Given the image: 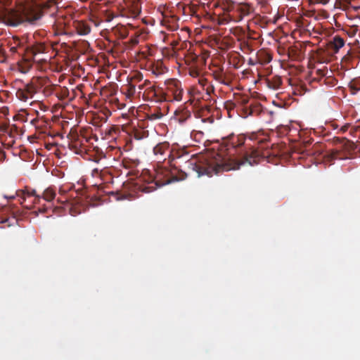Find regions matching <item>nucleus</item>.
Segmentation results:
<instances>
[{
    "label": "nucleus",
    "instance_id": "nucleus-1",
    "mask_svg": "<svg viewBox=\"0 0 360 360\" xmlns=\"http://www.w3.org/2000/svg\"><path fill=\"white\" fill-rule=\"evenodd\" d=\"M249 141H257V146L247 143L243 134H231L221 139L218 151L209 152L198 158H192L185 162V168L202 175L212 176L222 172L235 170L241 165H254L268 155L262 145L264 139H259L257 134L249 136Z\"/></svg>",
    "mask_w": 360,
    "mask_h": 360
},
{
    "label": "nucleus",
    "instance_id": "nucleus-2",
    "mask_svg": "<svg viewBox=\"0 0 360 360\" xmlns=\"http://www.w3.org/2000/svg\"><path fill=\"white\" fill-rule=\"evenodd\" d=\"M42 15L41 10L34 5H20L13 9L0 11V22L11 27L25 23L34 25L41 19Z\"/></svg>",
    "mask_w": 360,
    "mask_h": 360
},
{
    "label": "nucleus",
    "instance_id": "nucleus-3",
    "mask_svg": "<svg viewBox=\"0 0 360 360\" xmlns=\"http://www.w3.org/2000/svg\"><path fill=\"white\" fill-rule=\"evenodd\" d=\"M165 90L161 88L160 101L171 102L182 100L184 90L180 81L176 79H169L165 81Z\"/></svg>",
    "mask_w": 360,
    "mask_h": 360
},
{
    "label": "nucleus",
    "instance_id": "nucleus-4",
    "mask_svg": "<svg viewBox=\"0 0 360 360\" xmlns=\"http://www.w3.org/2000/svg\"><path fill=\"white\" fill-rule=\"evenodd\" d=\"M153 153L155 156H157V159L159 162L165 161L166 158H169V160L175 161L176 159H180L183 157L188 158V154L185 153L184 155H181L179 152H172L169 149V144L167 143H160L155 146L153 148Z\"/></svg>",
    "mask_w": 360,
    "mask_h": 360
},
{
    "label": "nucleus",
    "instance_id": "nucleus-5",
    "mask_svg": "<svg viewBox=\"0 0 360 360\" xmlns=\"http://www.w3.org/2000/svg\"><path fill=\"white\" fill-rule=\"evenodd\" d=\"M68 139L70 141L68 144L69 148L72 152L81 156L87 154L89 151L87 139L84 137H80L76 132H70L68 135Z\"/></svg>",
    "mask_w": 360,
    "mask_h": 360
},
{
    "label": "nucleus",
    "instance_id": "nucleus-6",
    "mask_svg": "<svg viewBox=\"0 0 360 360\" xmlns=\"http://www.w3.org/2000/svg\"><path fill=\"white\" fill-rule=\"evenodd\" d=\"M39 85L32 81L24 86L23 88L19 89L16 91V96L18 99L23 102H27L30 99L33 98L34 96L39 91Z\"/></svg>",
    "mask_w": 360,
    "mask_h": 360
},
{
    "label": "nucleus",
    "instance_id": "nucleus-7",
    "mask_svg": "<svg viewBox=\"0 0 360 360\" xmlns=\"http://www.w3.org/2000/svg\"><path fill=\"white\" fill-rule=\"evenodd\" d=\"M174 161H170V160H169V163L173 167L171 169V171L168 172V174H166V176H168V174H169L171 176L166 179L165 182L162 183V184H169L174 181L184 180L187 177L188 173L186 171L182 170L181 169H179L178 167L176 161L172 163Z\"/></svg>",
    "mask_w": 360,
    "mask_h": 360
},
{
    "label": "nucleus",
    "instance_id": "nucleus-8",
    "mask_svg": "<svg viewBox=\"0 0 360 360\" xmlns=\"http://www.w3.org/2000/svg\"><path fill=\"white\" fill-rule=\"evenodd\" d=\"M49 46L44 42H36L32 47L29 48L27 55L34 58L37 55L48 51Z\"/></svg>",
    "mask_w": 360,
    "mask_h": 360
},
{
    "label": "nucleus",
    "instance_id": "nucleus-9",
    "mask_svg": "<svg viewBox=\"0 0 360 360\" xmlns=\"http://www.w3.org/2000/svg\"><path fill=\"white\" fill-rule=\"evenodd\" d=\"M212 76L217 82L221 84L226 86H229L231 84V80L224 72L223 68H219L214 70L212 72Z\"/></svg>",
    "mask_w": 360,
    "mask_h": 360
},
{
    "label": "nucleus",
    "instance_id": "nucleus-10",
    "mask_svg": "<svg viewBox=\"0 0 360 360\" xmlns=\"http://www.w3.org/2000/svg\"><path fill=\"white\" fill-rule=\"evenodd\" d=\"M30 55L22 56V59L18 62L19 70L22 73H27L32 66V60Z\"/></svg>",
    "mask_w": 360,
    "mask_h": 360
},
{
    "label": "nucleus",
    "instance_id": "nucleus-11",
    "mask_svg": "<svg viewBox=\"0 0 360 360\" xmlns=\"http://www.w3.org/2000/svg\"><path fill=\"white\" fill-rule=\"evenodd\" d=\"M31 196L34 197V200L33 201L34 203H40L41 195L37 193L36 190L30 188H26L25 191H22V195L20 197V203L23 204L25 202L26 198Z\"/></svg>",
    "mask_w": 360,
    "mask_h": 360
},
{
    "label": "nucleus",
    "instance_id": "nucleus-12",
    "mask_svg": "<svg viewBox=\"0 0 360 360\" xmlns=\"http://www.w3.org/2000/svg\"><path fill=\"white\" fill-rule=\"evenodd\" d=\"M150 70L151 71L152 74L155 75V76H159L165 73L167 71V68L163 64L162 61L157 60L153 62L150 65Z\"/></svg>",
    "mask_w": 360,
    "mask_h": 360
},
{
    "label": "nucleus",
    "instance_id": "nucleus-13",
    "mask_svg": "<svg viewBox=\"0 0 360 360\" xmlns=\"http://www.w3.org/2000/svg\"><path fill=\"white\" fill-rule=\"evenodd\" d=\"M256 60L257 63L261 65H266L271 61L272 56L267 51L261 49L257 53Z\"/></svg>",
    "mask_w": 360,
    "mask_h": 360
},
{
    "label": "nucleus",
    "instance_id": "nucleus-14",
    "mask_svg": "<svg viewBox=\"0 0 360 360\" xmlns=\"http://www.w3.org/2000/svg\"><path fill=\"white\" fill-rule=\"evenodd\" d=\"M73 26L77 32L80 35H86L90 33L91 27L89 25L83 21H75Z\"/></svg>",
    "mask_w": 360,
    "mask_h": 360
},
{
    "label": "nucleus",
    "instance_id": "nucleus-15",
    "mask_svg": "<svg viewBox=\"0 0 360 360\" xmlns=\"http://www.w3.org/2000/svg\"><path fill=\"white\" fill-rule=\"evenodd\" d=\"M345 45V40L340 36H335L329 42L328 46L334 53H338L339 50Z\"/></svg>",
    "mask_w": 360,
    "mask_h": 360
},
{
    "label": "nucleus",
    "instance_id": "nucleus-16",
    "mask_svg": "<svg viewBox=\"0 0 360 360\" xmlns=\"http://www.w3.org/2000/svg\"><path fill=\"white\" fill-rule=\"evenodd\" d=\"M191 117V113L186 109H178L175 112V118L180 123L183 124Z\"/></svg>",
    "mask_w": 360,
    "mask_h": 360
},
{
    "label": "nucleus",
    "instance_id": "nucleus-17",
    "mask_svg": "<svg viewBox=\"0 0 360 360\" xmlns=\"http://www.w3.org/2000/svg\"><path fill=\"white\" fill-rule=\"evenodd\" d=\"M237 11L240 13V19H242L244 16H247L253 12L254 8L253 6L247 3H241L238 4L237 7Z\"/></svg>",
    "mask_w": 360,
    "mask_h": 360
},
{
    "label": "nucleus",
    "instance_id": "nucleus-18",
    "mask_svg": "<svg viewBox=\"0 0 360 360\" xmlns=\"http://www.w3.org/2000/svg\"><path fill=\"white\" fill-rule=\"evenodd\" d=\"M146 94L147 97L150 98H155L157 101H160V94H161V89H156L154 85H150L145 90L143 95Z\"/></svg>",
    "mask_w": 360,
    "mask_h": 360
},
{
    "label": "nucleus",
    "instance_id": "nucleus-19",
    "mask_svg": "<svg viewBox=\"0 0 360 360\" xmlns=\"http://www.w3.org/2000/svg\"><path fill=\"white\" fill-rule=\"evenodd\" d=\"M40 195L41 199H44V200L50 202L55 198L56 195V190L53 187L49 186L46 188Z\"/></svg>",
    "mask_w": 360,
    "mask_h": 360
},
{
    "label": "nucleus",
    "instance_id": "nucleus-20",
    "mask_svg": "<svg viewBox=\"0 0 360 360\" xmlns=\"http://www.w3.org/2000/svg\"><path fill=\"white\" fill-rule=\"evenodd\" d=\"M11 44L18 49L20 51V53H22L23 55L27 54V51L29 50V47H27L24 44V41L19 39L18 37H14L13 39V41Z\"/></svg>",
    "mask_w": 360,
    "mask_h": 360
},
{
    "label": "nucleus",
    "instance_id": "nucleus-21",
    "mask_svg": "<svg viewBox=\"0 0 360 360\" xmlns=\"http://www.w3.org/2000/svg\"><path fill=\"white\" fill-rule=\"evenodd\" d=\"M282 84L281 78L279 77H275L271 80H268L267 85L270 89H278Z\"/></svg>",
    "mask_w": 360,
    "mask_h": 360
},
{
    "label": "nucleus",
    "instance_id": "nucleus-22",
    "mask_svg": "<svg viewBox=\"0 0 360 360\" xmlns=\"http://www.w3.org/2000/svg\"><path fill=\"white\" fill-rule=\"evenodd\" d=\"M136 94V86L134 84H129L127 87V96L131 97L134 96Z\"/></svg>",
    "mask_w": 360,
    "mask_h": 360
},
{
    "label": "nucleus",
    "instance_id": "nucleus-23",
    "mask_svg": "<svg viewBox=\"0 0 360 360\" xmlns=\"http://www.w3.org/2000/svg\"><path fill=\"white\" fill-rule=\"evenodd\" d=\"M203 90L205 91L206 95L210 97L212 94L214 92V86L210 82Z\"/></svg>",
    "mask_w": 360,
    "mask_h": 360
},
{
    "label": "nucleus",
    "instance_id": "nucleus-24",
    "mask_svg": "<svg viewBox=\"0 0 360 360\" xmlns=\"http://www.w3.org/2000/svg\"><path fill=\"white\" fill-rule=\"evenodd\" d=\"M210 82H208V80L203 77H201L198 79V84L202 87V89L205 88V86L209 84Z\"/></svg>",
    "mask_w": 360,
    "mask_h": 360
},
{
    "label": "nucleus",
    "instance_id": "nucleus-25",
    "mask_svg": "<svg viewBox=\"0 0 360 360\" xmlns=\"http://www.w3.org/2000/svg\"><path fill=\"white\" fill-rule=\"evenodd\" d=\"M10 51L12 53H17L21 56H23V54L22 53H20V51L19 49H18L17 48H15L11 43Z\"/></svg>",
    "mask_w": 360,
    "mask_h": 360
},
{
    "label": "nucleus",
    "instance_id": "nucleus-26",
    "mask_svg": "<svg viewBox=\"0 0 360 360\" xmlns=\"http://www.w3.org/2000/svg\"><path fill=\"white\" fill-rule=\"evenodd\" d=\"M328 73V69L327 68H324V69H319L316 70V74L317 75L320 76V77H324L327 75Z\"/></svg>",
    "mask_w": 360,
    "mask_h": 360
},
{
    "label": "nucleus",
    "instance_id": "nucleus-27",
    "mask_svg": "<svg viewBox=\"0 0 360 360\" xmlns=\"http://www.w3.org/2000/svg\"><path fill=\"white\" fill-rule=\"evenodd\" d=\"M155 188L153 186H146L142 188V191L144 193H150L153 191Z\"/></svg>",
    "mask_w": 360,
    "mask_h": 360
},
{
    "label": "nucleus",
    "instance_id": "nucleus-28",
    "mask_svg": "<svg viewBox=\"0 0 360 360\" xmlns=\"http://www.w3.org/2000/svg\"><path fill=\"white\" fill-rule=\"evenodd\" d=\"M190 75L193 77H198L200 76V72L198 70L193 69L190 70Z\"/></svg>",
    "mask_w": 360,
    "mask_h": 360
},
{
    "label": "nucleus",
    "instance_id": "nucleus-29",
    "mask_svg": "<svg viewBox=\"0 0 360 360\" xmlns=\"http://www.w3.org/2000/svg\"><path fill=\"white\" fill-rule=\"evenodd\" d=\"M57 200L60 203H64L65 202H68V200L67 198L59 197Z\"/></svg>",
    "mask_w": 360,
    "mask_h": 360
},
{
    "label": "nucleus",
    "instance_id": "nucleus-30",
    "mask_svg": "<svg viewBox=\"0 0 360 360\" xmlns=\"http://www.w3.org/2000/svg\"><path fill=\"white\" fill-rule=\"evenodd\" d=\"M9 221V219L8 218H5V219H3L0 221L1 223L2 224H6V223H8L7 224V226H10L11 224L10 223H8Z\"/></svg>",
    "mask_w": 360,
    "mask_h": 360
},
{
    "label": "nucleus",
    "instance_id": "nucleus-31",
    "mask_svg": "<svg viewBox=\"0 0 360 360\" xmlns=\"http://www.w3.org/2000/svg\"><path fill=\"white\" fill-rule=\"evenodd\" d=\"M143 84L146 87V89H147L148 86H149L150 85H152L151 82L148 79H146L144 81V82L143 83Z\"/></svg>",
    "mask_w": 360,
    "mask_h": 360
},
{
    "label": "nucleus",
    "instance_id": "nucleus-32",
    "mask_svg": "<svg viewBox=\"0 0 360 360\" xmlns=\"http://www.w3.org/2000/svg\"><path fill=\"white\" fill-rule=\"evenodd\" d=\"M317 2L323 5H326L329 2V0H317Z\"/></svg>",
    "mask_w": 360,
    "mask_h": 360
},
{
    "label": "nucleus",
    "instance_id": "nucleus-33",
    "mask_svg": "<svg viewBox=\"0 0 360 360\" xmlns=\"http://www.w3.org/2000/svg\"><path fill=\"white\" fill-rule=\"evenodd\" d=\"M138 89H139V94H140L141 93V91H142L143 89H146V87L143 86V84H139V85L138 86Z\"/></svg>",
    "mask_w": 360,
    "mask_h": 360
},
{
    "label": "nucleus",
    "instance_id": "nucleus-34",
    "mask_svg": "<svg viewBox=\"0 0 360 360\" xmlns=\"http://www.w3.org/2000/svg\"><path fill=\"white\" fill-rule=\"evenodd\" d=\"M257 60H256V59H255V61H253V60H252V58H250V59L249 60V64H250V65H255V64H257Z\"/></svg>",
    "mask_w": 360,
    "mask_h": 360
},
{
    "label": "nucleus",
    "instance_id": "nucleus-35",
    "mask_svg": "<svg viewBox=\"0 0 360 360\" xmlns=\"http://www.w3.org/2000/svg\"><path fill=\"white\" fill-rule=\"evenodd\" d=\"M66 193V191L64 190L63 188H60V190H59V194L60 195H64L65 193Z\"/></svg>",
    "mask_w": 360,
    "mask_h": 360
},
{
    "label": "nucleus",
    "instance_id": "nucleus-36",
    "mask_svg": "<svg viewBox=\"0 0 360 360\" xmlns=\"http://www.w3.org/2000/svg\"><path fill=\"white\" fill-rule=\"evenodd\" d=\"M141 79H142L141 75L139 74V75L136 76V79H137L138 81H141Z\"/></svg>",
    "mask_w": 360,
    "mask_h": 360
},
{
    "label": "nucleus",
    "instance_id": "nucleus-37",
    "mask_svg": "<svg viewBox=\"0 0 360 360\" xmlns=\"http://www.w3.org/2000/svg\"><path fill=\"white\" fill-rule=\"evenodd\" d=\"M39 211H40L41 212L45 213V212H47V208L44 207V208L39 209Z\"/></svg>",
    "mask_w": 360,
    "mask_h": 360
},
{
    "label": "nucleus",
    "instance_id": "nucleus-38",
    "mask_svg": "<svg viewBox=\"0 0 360 360\" xmlns=\"http://www.w3.org/2000/svg\"><path fill=\"white\" fill-rule=\"evenodd\" d=\"M140 54L142 56L143 58H146L147 55L144 51H141Z\"/></svg>",
    "mask_w": 360,
    "mask_h": 360
},
{
    "label": "nucleus",
    "instance_id": "nucleus-39",
    "mask_svg": "<svg viewBox=\"0 0 360 360\" xmlns=\"http://www.w3.org/2000/svg\"><path fill=\"white\" fill-rule=\"evenodd\" d=\"M347 129V126L345 125L341 128V131L345 132Z\"/></svg>",
    "mask_w": 360,
    "mask_h": 360
},
{
    "label": "nucleus",
    "instance_id": "nucleus-40",
    "mask_svg": "<svg viewBox=\"0 0 360 360\" xmlns=\"http://www.w3.org/2000/svg\"><path fill=\"white\" fill-rule=\"evenodd\" d=\"M203 134V133L202 131H198L195 133V136L198 135V136H202Z\"/></svg>",
    "mask_w": 360,
    "mask_h": 360
},
{
    "label": "nucleus",
    "instance_id": "nucleus-41",
    "mask_svg": "<svg viewBox=\"0 0 360 360\" xmlns=\"http://www.w3.org/2000/svg\"><path fill=\"white\" fill-rule=\"evenodd\" d=\"M152 117H153L154 118H160L161 116L160 115H152Z\"/></svg>",
    "mask_w": 360,
    "mask_h": 360
},
{
    "label": "nucleus",
    "instance_id": "nucleus-42",
    "mask_svg": "<svg viewBox=\"0 0 360 360\" xmlns=\"http://www.w3.org/2000/svg\"><path fill=\"white\" fill-rule=\"evenodd\" d=\"M99 171H100V169L98 168H96L93 170V172L95 173H98Z\"/></svg>",
    "mask_w": 360,
    "mask_h": 360
},
{
    "label": "nucleus",
    "instance_id": "nucleus-43",
    "mask_svg": "<svg viewBox=\"0 0 360 360\" xmlns=\"http://www.w3.org/2000/svg\"><path fill=\"white\" fill-rule=\"evenodd\" d=\"M248 100L247 98L243 100V104H246V103H248Z\"/></svg>",
    "mask_w": 360,
    "mask_h": 360
},
{
    "label": "nucleus",
    "instance_id": "nucleus-44",
    "mask_svg": "<svg viewBox=\"0 0 360 360\" xmlns=\"http://www.w3.org/2000/svg\"><path fill=\"white\" fill-rule=\"evenodd\" d=\"M207 120H208L210 122H211V123H212V122H213V121H214L213 118H211V117H209V118L207 119Z\"/></svg>",
    "mask_w": 360,
    "mask_h": 360
},
{
    "label": "nucleus",
    "instance_id": "nucleus-45",
    "mask_svg": "<svg viewBox=\"0 0 360 360\" xmlns=\"http://www.w3.org/2000/svg\"><path fill=\"white\" fill-rule=\"evenodd\" d=\"M112 19V16H110L108 18L107 20L110 21Z\"/></svg>",
    "mask_w": 360,
    "mask_h": 360
},
{
    "label": "nucleus",
    "instance_id": "nucleus-46",
    "mask_svg": "<svg viewBox=\"0 0 360 360\" xmlns=\"http://www.w3.org/2000/svg\"><path fill=\"white\" fill-rule=\"evenodd\" d=\"M25 207L27 209H31L32 206L31 205H25Z\"/></svg>",
    "mask_w": 360,
    "mask_h": 360
},
{
    "label": "nucleus",
    "instance_id": "nucleus-47",
    "mask_svg": "<svg viewBox=\"0 0 360 360\" xmlns=\"http://www.w3.org/2000/svg\"><path fill=\"white\" fill-rule=\"evenodd\" d=\"M228 104H230V105H233V103L229 102V103H227V105H228Z\"/></svg>",
    "mask_w": 360,
    "mask_h": 360
}]
</instances>
